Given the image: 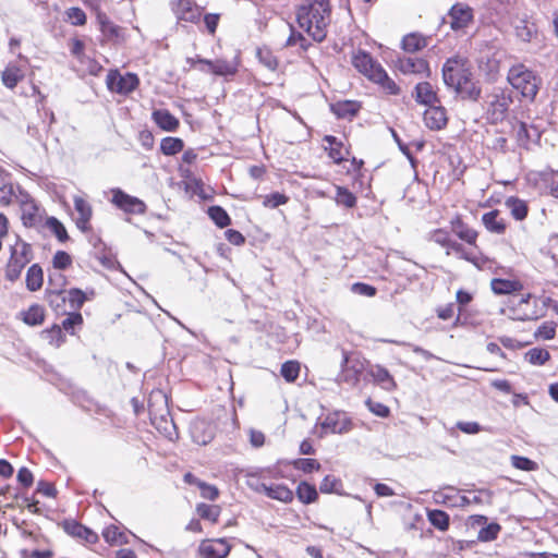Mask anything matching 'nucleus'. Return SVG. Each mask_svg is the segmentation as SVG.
I'll use <instances>...</instances> for the list:
<instances>
[{"label":"nucleus","instance_id":"f257e3e1","mask_svg":"<svg viewBox=\"0 0 558 558\" xmlns=\"http://www.w3.org/2000/svg\"><path fill=\"white\" fill-rule=\"evenodd\" d=\"M330 20L329 0H304L296 12L299 26L317 43L326 38Z\"/></svg>","mask_w":558,"mask_h":558},{"label":"nucleus","instance_id":"f03ea898","mask_svg":"<svg viewBox=\"0 0 558 558\" xmlns=\"http://www.w3.org/2000/svg\"><path fill=\"white\" fill-rule=\"evenodd\" d=\"M471 75L465 60L459 57L448 59L442 66L445 84L458 94L476 100L481 95V89L472 82Z\"/></svg>","mask_w":558,"mask_h":558},{"label":"nucleus","instance_id":"7ed1b4c3","mask_svg":"<svg viewBox=\"0 0 558 558\" xmlns=\"http://www.w3.org/2000/svg\"><path fill=\"white\" fill-rule=\"evenodd\" d=\"M507 80L522 97L529 100H533L535 98L541 81L535 73L525 65H513L508 72Z\"/></svg>","mask_w":558,"mask_h":558},{"label":"nucleus","instance_id":"20e7f679","mask_svg":"<svg viewBox=\"0 0 558 558\" xmlns=\"http://www.w3.org/2000/svg\"><path fill=\"white\" fill-rule=\"evenodd\" d=\"M34 254L31 244L26 243L20 236H16V241L10 246V258L5 268V276L9 280H16L24 267L31 263Z\"/></svg>","mask_w":558,"mask_h":558},{"label":"nucleus","instance_id":"39448f33","mask_svg":"<svg viewBox=\"0 0 558 558\" xmlns=\"http://www.w3.org/2000/svg\"><path fill=\"white\" fill-rule=\"evenodd\" d=\"M512 97L509 90L494 87L485 97L486 113L490 121L498 122L506 119Z\"/></svg>","mask_w":558,"mask_h":558},{"label":"nucleus","instance_id":"423d86ee","mask_svg":"<svg viewBox=\"0 0 558 558\" xmlns=\"http://www.w3.org/2000/svg\"><path fill=\"white\" fill-rule=\"evenodd\" d=\"M500 314L513 320H533L541 316L536 310V300L532 303L531 294L513 298L508 306L500 308Z\"/></svg>","mask_w":558,"mask_h":558},{"label":"nucleus","instance_id":"0eeeda50","mask_svg":"<svg viewBox=\"0 0 558 558\" xmlns=\"http://www.w3.org/2000/svg\"><path fill=\"white\" fill-rule=\"evenodd\" d=\"M325 150L335 163H343L348 172L359 170L363 161L351 157L350 150L343 142H328Z\"/></svg>","mask_w":558,"mask_h":558},{"label":"nucleus","instance_id":"6e6552de","mask_svg":"<svg viewBox=\"0 0 558 558\" xmlns=\"http://www.w3.org/2000/svg\"><path fill=\"white\" fill-rule=\"evenodd\" d=\"M109 90L121 95H128L137 88L140 80L134 73L121 74L118 71H110L106 80Z\"/></svg>","mask_w":558,"mask_h":558},{"label":"nucleus","instance_id":"1a4fd4ad","mask_svg":"<svg viewBox=\"0 0 558 558\" xmlns=\"http://www.w3.org/2000/svg\"><path fill=\"white\" fill-rule=\"evenodd\" d=\"M171 8L178 22L196 24L203 14V9L193 0H173Z\"/></svg>","mask_w":558,"mask_h":558},{"label":"nucleus","instance_id":"9d476101","mask_svg":"<svg viewBox=\"0 0 558 558\" xmlns=\"http://www.w3.org/2000/svg\"><path fill=\"white\" fill-rule=\"evenodd\" d=\"M112 204L126 214L143 215L146 211V204L132 195L126 194L120 189H113L112 191Z\"/></svg>","mask_w":558,"mask_h":558},{"label":"nucleus","instance_id":"9b49d317","mask_svg":"<svg viewBox=\"0 0 558 558\" xmlns=\"http://www.w3.org/2000/svg\"><path fill=\"white\" fill-rule=\"evenodd\" d=\"M230 550L231 546L226 538H217L203 541L197 551L201 558H226Z\"/></svg>","mask_w":558,"mask_h":558},{"label":"nucleus","instance_id":"f8f14e48","mask_svg":"<svg viewBox=\"0 0 558 558\" xmlns=\"http://www.w3.org/2000/svg\"><path fill=\"white\" fill-rule=\"evenodd\" d=\"M351 427V420L343 412L329 413L320 423V428L325 434H343L349 432Z\"/></svg>","mask_w":558,"mask_h":558},{"label":"nucleus","instance_id":"ddd939ff","mask_svg":"<svg viewBox=\"0 0 558 558\" xmlns=\"http://www.w3.org/2000/svg\"><path fill=\"white\" fill-rule=\"evenodd\" d=\"M449 19L453 31H463L473 22V10L464 3H457L451 7Z\"/></svg>","mask_w":558,"mask_h":558},{"label":"nucleus","instance_id":"4468645a","mask_svg":"<svg viewBox=\"0 0 558 558\" xmlns=\"http://www.w3.org/2000/svg\"><path fill=\"white\" fill-rule=\"evenodd\" d=\"M352 63L360 73L364 74L371 81H373V75L383 69V66L365 51L354 53Z\"/></svg>","mask_w":558,"mask_h":558},{"label":"nucleus","instance_id":"2eb2a0df","mask_svg":"<svg viewBox=\"0 0 558 558\" xmlns=\"http://www.w3.org/2000/svg\"><path fill=\"white\" fill-rule=\"evenodd\" d=\"M397 69L403 74L429 75L426 60L416 57H402L397 60Z\"/></svg>","mask_w":558,"mask_h":558},{"label":"nucleus","instance_id":"dca6fc26","mask_svg":"<svg viewBox=\"0 0 558 558\" xmlns=\"http://www.w3.org/2000/svg\"><path fill=\"white\" fill-rule=\"evenodd\" d=\"M74 208L77 213L76 226L83 232L89 230V221L93 216V208L90 204L80 195L73 197Z\"/></svg>","mask_w":558,"mask_h":558},{"label":"nucleus","instance_id":"f3484780","mask_svg":"<svg viewBox=\"0 0 558 558\" xmlns=\"http://www.w3.org/2000/svg\"><path fill=\"white\" fill-rule=\"evenodd\" d=\"M199 62L206 64L209 71L216 75L229 76L236 73L239 66V57L235 56L231 61L222 59L216 61L201 59Z\"/></svg>","mask_w":558,"mask_h":558},{"label":"nucleus","instance_id":"a211bd4d","mask_svg":"<svg viewBox=\"0 0 558 558\" xmlns=\"http://www.w3.org/2000/svg\"><path fill=\"white\" fill-rule=\"evenodd\" d=\"M446 110L441 106H430L424 112V122L432 130H440L447 124Z\"/></svg>","mask_w":558,"mask_h":558},{"label":"nucleus","instance_id":"6ab92c4d","mask_svg":"<svg viewBox=\"0 0 558 558\" xmlns=\"http://www.w3.org/2000/svg\"><path fill=\"white\" fill-rule=\"evenodd\" d=\"M258 492H263L266 496L271 499H276L282 502H290L293 499V493L287 486L282 484H266L262 483L257 487Z\"/></svg>","mask_w":558,"mask_h":558},{"label":"nucleus","instance_id":"aec40b11","mask_svg":"<svg viewBox=\"0 0 558 558\" xmlns=\"http://www.w3.org/2000/svg\"><path fill=\"white\" fill-rule=\"evenodd\" d=\"M413 96L417 102L427 107L435 106L438 102L437 94L428 82L418 83Z\"/></svg>","mask_w":558,"mask_h":558},{"label":"nucleus","instance_id":"412c9836","mask_svg":"<svg viewBox=\"0 0 558 558\" xmlns=\"http://www.w3.org/2000/svg\"><path fill=\"white\" fill-rule=\"evenodd\" d=\"M482 222L486 230L492 233L504 234L506 231V220L497 209L485 213L482 216Z\"/></svg>","mask_w":558,"mask_h":558},{"label":"nucleus","instance_id":"4be33fe9","mask_svg":"<svg viewBox=\"0 0 558 558\" xmlns=\"http://www.w3.org/2000/svg\"><path fill=\"white\" fill-rule=\"evenodd\" d=\"M63 527L64 531L73 537L85 539L88 543H95L97 541V534L76 521H65Z\"/></svg>","mask_w":558,"mask_h":558},{"label":"nucleus","instance_id":"5701e85b","mask_svg":"<svg viewBox=\"0 0 558 558\" xmlns=\"http://www.w3.org/2000/svg\"><path fill=\"white\" fill-rule=\"evenodd\" d=\"M452 232L468 244L474 245L477 239V232L466 226L460 218L451 220Z\"/></svg>","mask_w":558,"mask_h":558},{"label":"nucleus","instance_id":"b1692460","mask_svg":"<svg viewBox=\"0 0 558 558\" xmlns=\"http://www.w3.org/2000/svg\"><path fill=\"white\" fill-rule=\"evenodd\" d=\"M153 119L160 129L167 132L174 131L179 125L178 119L166 109L155 110Z\"/></svg>","mask_w":558,"mask_h":558},{"label":"nucleus","instance_id":"393cba45","mask_svg":"<svg viewBox=\"0 0 558 558\" xmlns=\"http://www.w3.org/2000/svg\"><path fill=\"white\" fill-rule=\"evenodd\" d=\"M490 288L495 294H510L522 289V284L517 280L494 278L490 281Z\"/></svg>","mask_w":558,"mask_h":558},{"label":"nucleus","instance_id":"a878e982","mask_svg":"<svg viewBox=\"0 0 558 558\" xmlns=\"http://www.w3.org/2000/svg\"><path fill=\"white\" fill-rule=\"evenodd\" d=\"M360 106L355 101L344 100L331 105V111L341 119H350L356 114Z\"/></svg>","mask_w":558,"mask_h":558},{"label":"nucleus","instance_id":"bb28decb","mask_svg":"<svg viewBox=\"0 0 558 558\" xmlns=\"http://www.w3.org/2000/svg\"><path fill=\"white\" fill-rule=\"evenodd\" d=\"M427 46V38L421 34L412 33L402 39V49L407 52H416Z\"/></svg>","mask_w":558,"mask_h":558},{"label":"nucleus","instance_id":"cd10ccee","mask_svg":"<svg viewBox=\"0 0 558 558\" xmlns=\"http://www.w3.org/2000/svg\"><path fill=\"white\" fill-rule=\"evenodd\" d=\"M23 77V70L13 63H10L2 72V83L8 88H14Z\"/></svg>","mask_w":558,"mask_h":558},{"label":"nucleus","instance_id":"c85d7f7f","mask_svg":"<svg viewBox=\"0 0 558 558\" xmlns=\"http://www.w3.org/2000/svg\"><path fill=\"white\" fill-rule=\"evenodd\" d=\"M193 440L198 445H207L214 437L213 429L205 422H197L192 428Z\"/></svg>","mask_w":558,"mask_h":558},{"label":"nucleus","instance_id":"c756f323","mask_svg":"<svg viewBox=\"0 0 558 558\" xmlns=\"http://www.w3.org/2000/svg\"><path fill=\"white\" fill-rule=\"evenodd\" d=\"M44 282V272L38 264L32 265L26 272V287L29 291H37Z\"/></svg>","mask_w":558,"mask_h":558},{"label":"nucleus","instance_id":"7c9ffc66","mask_svg":"<svg viewBox=\"0 0 558 558\" xmlns=\"http://www.w3.org/2000/svg\"><path fill=\"white\" fill-rule=\"evenodd\" d=\"M371 375L374 380L381 385V387L386 390H392L396 387V383L392 376L385 367L380 365L372 367Z\"/></svg>","mask_w":558,"mask_h":558},{"label":"nucleus","instance_id":"2f4dec72","mask_svg":"<svg viewBox=\"0 0 558 558\" xmlns=\"http://www.w3.org/2000/svg\"><path fill=\"white\" fill-rule=\"evenodd\" d=\"M514 31L517 37L522 41H530L534 34H536V26L531 21L518 19L514 22Z\"/></svg>","mask_w":558,"mask_h":558},{"label":"nucleus","instance_id":"473e14b6","mask_svg":"<svg viewBox=\"0 0 558 558\" xmlns=\"http://www.w3.org/2000/svg\"><path fill=\"white\" fill-rule=\"evenodd\" d=\"M97 21L101 33L108 38H118L120 36L121 28L112 23L109 17L101 12L97 13Z\"/></svg>","mask_w":558,"mask_h":558},{"label":"nucleus","instance_id":"72a5a7b5","mask_svg":"<svg viewBox=\"0 0 558 558\" xmlns=\"http://www.w3.org/2000/svg\"><path fill=\"white\" fill-rule=\"evenodd\" d=\"M505 205L517 220H523L527 215V205L524 201L517 197H509Z\"/></svg>","mask_w":558,"mask_h":558},{"label":"nucleus","instance_id":"f704fd0d","mask_svg":"<svg viewBox=\"0 0 558 558\" xmlns=\"http://www.w3.org/2000/svg\"><path fill=\"white\" fill-rule=\"evenodd\" d=\"M373 82L379 84L390 95L399 94L398 85L388 76L384 68L373 75Z\"/></svg>","mask_w":558,"mask_h":558},{"label":"nucleus","instance_id":"c9c22d12","mask_svg":"<svg viewBox=\"0 0 558 558\" xmlns=\"http://www.w3.org/2000/svg\"><path fill=\"white\" fill-rule=\"evenodd\" d=\"M45 311L40 305H32L26 312L23 313V320L29 326H38L44 323Z\"/></svg>","mask_w":558,"mask_h":558},{"label":"nucleus","instance_id":"e433bc0d","mask_svg":"<svg viewBox=\"0 0 558 558\" xmlns=\"http://www.w3.org/2000/svg\"><path fill=\"white\" fill-rule=\"evenodd\" d=\"M427 519L434 527L440 531H447L449 527V515L442 510H429L427 512Z\"/></svg>","mask_w":558,"mask_h":558},{"label":"nucleus","instance_id":"4c0bfd02","mask_svg":"<svg viewBox=\"0 0 558 558\" xmlns=\"http://www.w3.org/2000/svg\"><path fill=\"white\" fill-rule=\"evenodd\" d=\"M549 359V352L542 348H533L525 353V360L532 365H544Z\"/></svg>","mask_w":558,"mask_h":558},{"label":"nucleus","instance_id":"58836bf2","mask_svg":"<svg viewBox=\"0 0 558 558\" xmlns=\"http://www.w3.org/2000/svg\"><path fill=\"white\" fill-rule=\"evenodd\" d=\"M296 495H298V498L303 504L314 502L318 496L315 486L310 485L306 482H302L301 484H299V486L296 488Z\"/></svg>","mask_w":558,"mask_h":558},{"label":"nucleus","instance_id":"ea45409f","mask_svg":"<svg viewBox=\"0 0 558 558\" xmlns=\"http://www.w3.org/2000/svg\"><path fill=\"white\" fill-rule=\"evenodd\" d=\"M47 301L54 311H63L68 296L62 290H47Z\"/></svg>","mask_w":558,"mask_h":558},{"label":"nucleus","instance_id":"a19ab883","mask_svg":"<svg viewBox=\"0 0 558 558\" xmlns=\"http://www.w3.org/2000/svg\"><path fill=\"white\" fill-rule=\"evenodd\" d=\"M336 202L347 208H352L356 204V197L347 187L336 186Z\"/></svg>","mask_w":558,"mask_h":558},{"label":"nucleus","instance_id":"79ce46f5","mask_svg":"<svg viewBox=\"0 0 558 558\" xmlns=\"http://www.w3.org/2000/svg\"><path fill=\"white\" fill-rule=\"evenodd\" d=\"M281 376L288 381L293 383L300 374V363L296 361H287L281 365Z\"/></svg>","mask_w":558,"mask_h":558},{"label":"nucleus","instance_id":"37998d69","mask_svg":"<svg viewBox=\"0 0 558 558\" xmlns=\"http://www.w3.org/2000/svg\"><path fill=\"white\" fill-rule=\"evenodd\" d=\"M46 227L57 236L60 242H65L69 239L63 223L56 217L47 218Z\"/></svg>","mask_w":558,"mask_h":558},{"label":"nucleus","instance_id":"c03bdc74","mask_svg":"<svg viewBox=\"0 0 558 558\" xmlns=\"http://www.w3.org/2000/svg\"><path fill=\"white\" fill-rule=\"evenodd\" d=\"M208 215L213 221L220 228L230 225V217L227 211L220 206H211L208 209Z\"/></svg>","mask_w":558,"mask_h":558},{"label":"nucleus","instance_id":"a18cd8bd","mask_svg":"<svg viewBox=\"0 0 558 558\" xmlns=\"http://www.w3.org/2000/svg\"><path fill=\"white\" fill-rule=\"evenodd\" d=\"M451 252L456 253L460 258L476 264L475 256L468 252L464 246L453 240H450V244L446 247V254L450 255Z\"/></svg>","mask_w":558,"mask_h":558},{"label":"nucleus","instance_id":"49530a36","mask_svg":"<svg viewBox=\"0 0 558 558\" xmlns=\"http://www.w3.org/2000/svg\"><path fill=\"white\" fill-rule=\"evenodd\" d=\"M501 527L498 523H489L478 531L477 538L481 542H492L497 538Z\"/></svg>","mask_w":558,"mask_h":558},{"label":"nucleus","instance_id":"de8ad7c7","mask_svg":"<svg viewBox=\"0 0 558 558\" xmlns=\"http://www.w3.org/2000/svg\"><path fill=\"white\" fill-rule=\"evenodd\" d=\"M196 510L201 518L211 522H217L220 514V508L214 505L199 504Z\"/></svg>","mask_w":558,"mask_h":558},{"label":"nucleus","instance_id":"09e8293b","mask_svg":"<svg viewBox=\"0 0 558 558\" xmlns=\"http://www.w3.org/2000/svg\"><path fill=\"white\" fill-rule=\"evenodd\" d=\"M66 296H68V301L70 303V306L73 310H80L83 306L84 302L86 300H88V296H87L86 292H84V291H82L80 289H76V288L71 289L70 291H68Z\"/></svg>","mask_w":558,"mask_h":558},{"label":"nucleus","instance_id":"8fccbe9b","mask_svg":"<svg viewBox=\"0 0 558 558\" xmlns=\"http://www.w3.org/2000/svg\"><path fill=\"white\" fill-rule=\"evenodd\" d=\"M66 21L72 25L82 26L86 23L85 12L77 7H72L65 11Z\"/></svg>","mask_w":558,"mask_h":558},{"label":"nucleus","instance_id":"3c124183","mask_svg":"<svg viewBox=\"0 0 558 558\" xmlns=\"http://www.w3.org/2000/svg\"><path fill=\"white\" fill-rule=\"evenodd\" d=\"M535 338L551 340L556 336V324L554 322L543 323L534 332Z\"/></svg>","mask_w":558,"mask_h":558},{"label":"nucleus","instance_id":"603ef678","mask_svg":"<svg viewBox=\"0 0 558 558\" xmlns=\"http://www.w3.org/2000/svg\"><path fill=\"white\" fill-rule=\"evenodd\" d=\"M293 466L296 470L311 473L313 471H318L320 469V463L315 459L300 458L293 462Z\"/></svg>","mask_w":558,"mask_h":558},{"label":"nucleus","instance_id":"864d4df0","mask_svg":"<svg viewBox=\"0 0 558 558\" xmlns=\"http://www.w3.org/2000/svg\"><path fill=\"white\" fill-rule=\"evenodd\" d=\"M288 201V196L279 192H275L264 197L263 205L268 208H277L281 205L287 204Z\"/></svg>","mask_w":558,"mask_h":558},{"label":"nucleus","instance_id":"5fc2aeb1","mask_svg":"<svg viewBox=\"0 0 558 558\" xmlns=\"http://www.w3.org/2000/svg\"><path fill=\"white\" fill-rule=\"evenodd\" d=\"M511 465L522 471H535L537 469L536 462L521 456H511Z\"/></svg>","mask_w":558,"mask_h":558},{"label":"nucleus","instance_id":"6e6d98bb","mask_svg":"<svg viewBox=\"0 0 558 558\" xmlns=\"http://www.w3.org/2000/svg\"><path fill=\"white\" fill-rule=\"evenodd\" d=\"M428 239L429 241L442 246L444 248L450 244L451 240L449 232L442 229H436L432 231L428 235Z\"/></svg>","mask_w":558,"mask_h":558},{"label":"nucleus","instance_id":"4d7b16f0","mask_svg":"<svg viewBox=\"0 0 558 558\" xmlns=\"http://www.w3.org/2000/svg\"><path fill=\"white\" fill-rule=\"evenodd\" d=\"M257 57L260 63H263L267 69L275 71L278 65L277 59L274 54L267 49H258Z\"/></svg>","mask_w":558,"mask_h":558},{"label":"nucleus","instance_id":"13d9d810","mask_svg":"<svg viewBox=\"0 0 558 558\" xmlns=\"http://www.w3.org/2000/svg\"><path fill=\"white\" fill-rule=\"evenodd\" d=\"M341 486V482L333 475H326L319 486L322 493L329 494L338 492V487Z\"/></svg>","mask_w":558,"mask_h":558},{"label":"nucleus","instance_id":"bf43d9fd","mask_svg":"<svg viewBox=\"0 0 558 558\" xmlns=\"http://www.w3.org/2000/svg\"><path fill=\"white\" fill-rule=\"evenodd\" d=\"M83 324V317L80 313H71L68 317L62 322V327L70 333H74V329L76 326H81Z\"/></svg>","mask_w":558,"mask_h":558},{"label":"nucleus","instance_id":"052dcab7","mask_svg":"<svg viewBox=\"0 0 558 558\" xmlns=\"http://www.w3.org/2000/svg\"><path fill=\"white\" fill-rule=\"evenodd\" d=\"M52 264L56 269H66L72 264V257L64 251H58L53 258Z\"/></svg>","mask_w":558,"mask_h":558},{"label":"nucleus","instance_id":"680f3d73","mask_svg":"<svg viewBox=\"0 0 558 558\" xmlns=\"http://www.w3.org/2000/svg\"><path fill=\"white\" fill-rule=\"evenodd\" d=\"M197 486L201 488V495L203 498L208 500H216L219 496V490L216 486L206 484L204 482H197Z\"/></svg>","mask_w":558,"mask_h":558},{"label":"nucleus","instance_id":"e2e57ef3","mask_svg":"<svg viewBox=\"0 0 558 558\" xmlns=\"http://www.w3.org/2000/svg\"><path fill=\"white\" fill-rule=\"evenodd\" d=\"M160 148L165 155L172 156L183 149V142H161Z\"/></svg>","mask_w":558,"mask_h":558},{"label":"nucleus","instance_id":"0e129e2a","mask_svg":"<svg viewBox=\"0 0 558 558\" xmlns=\"http://www.w3.org/2000/svg\"><path fill=\"white\" fill-rule=\"evenodd\" d=\"M44 333L49 339V342L54 343L56 345H60L63 341L62 328L60 326L54 325L51 329L44 331Z\"/></svg>","mask_w":558,"mask_h":558},{"label":"nucleus","instance_id":"69168bd1","mask_svg":"<svg viewBox=\"0 0 558 558\" xmlns=\"http://www.w3.org/2000/svg\"><path fill=\"white\" fill-rule=\"evenodd\" d=\"M366 404L371 412H373L374 414H376L380 417H386L389 414L388 407L384 405L383 403L375 402V401H372L371 399H368L366 401Z\"/></svg>","mask_w":558,"mask_h":558},{"label":"nucleus","instance_id":"338daca9","mask_svg":"<svg viewBox=\"0 0 558 558\" xmlns=\"http://www.w3.org/2000/svg\"><path fill=\"white\" fill-rule=\"evenodd\" d=\"M457 428L469 435H474L482 430L480 424L476 422H458Z\"/></svg>","mask_w":558,"mask_h":558},{"label":"nucleus","instance_id":"774afa93","mask_svg":"<svg viewBox=\"0 0 558 558\" xmlns=\"http://www.w3.org/2000/svg\"><path fill=\"white\" fill-rule=\"evenodd\" d=\"M352 291L365 296H374L376 294V288L362 282L354 283L352 286Z\"/></svg>","mask_w":558,"mask_h":558}]
</instances>
